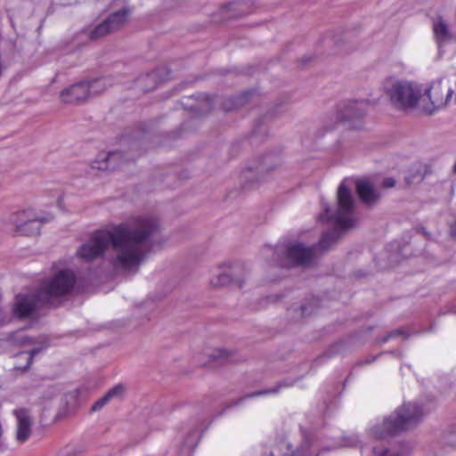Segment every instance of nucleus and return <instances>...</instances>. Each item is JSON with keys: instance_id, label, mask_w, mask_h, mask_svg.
<instances>
[{"instance_id": "obj_1", "label": "nucleus", "mask_w": 456, "mask_h": 456, "mask_svg": "<svg viewBox=\"0 0 456 456\" xmlns=\"http://www.w3.org/2000/svg\"><path fill=\"white\" fill-rule=\"evenodd\" d=\"M153 216H136L129 222L115 225L111 230L98 231L77 250V256L86 263L102 259L111 244L114 268L131 271L138 269L150 249V239L158 230Z\"/></svg>"}, {"instance_id": "obj_2", "label": "nucleus", "mask_w": 456, "mask_h": 456, "mask_svg": "<svg viewBox=\"0 0 456 456\" xmlns=\"http://www.w3.org/2000/svg\"><path fill=\"white\" fill-rule=\"evenodd\" d=\"M94 278L95 273H90L87 281L82 282L72 271L61 270L44 280L36 294L16 295L12 306V315L20 320L34 318L41 303L49 304L52 297L68 295L75 289L83 291Z\"/></svg>"}, {"instance_id": "obj_3", "label": "nucleus", "mask_w": 456, "mask_h": 456, "mask_svg": "<svg viewBox=\"0 0 456 456\" xmlns=\"http://www.w3.org/2000/svg\"><path fill=\"white\" fill-rule=\"evenodd\" d=\"M251 267L244 261H225L217 266L209 283L214 288L236 286L242 289L250 275Z\"/></svg>"}, {"instance_id": "obj_4", "label": "nucleus", "mask_w": 456, "mask_h": 456, "mask_svg": "<svg viewBox=\"0 0 456 456\" xmlns=\"http://www.w3.org/2000/svg\"><path fill=\"white\" fill-rule=\"evenodd\" d=\"M384 89L390 98L392 104L400 110H406L417 105L420 92L411 84L388 78Z\"/></svg>"}, {"instance_id": "obj_5", "label": "nucleus", "mask_w": 456, "mask_h": 456, "mask_svg": "<svg viewBox=\"0 0 456 456\" xmlns=\"http://www.w3.org/2000/svg\"><path fill=\"white\" fill-rule=\"evenodd\" d=\"M338 212L336 216H329L330 209L327 208L319 216L320 220L334 221L341 231L352 228L354 226V219L350 217V214L354 207V200L350 190L344 183H341L338 189Z\"/></svg>"}, {"instance_id": "obj_6", "label": "nucleus", "mask_w": 456, "mask_h": 456, "mask_svg": "<svg viewBox=\"0 0 456 456\" xmlns=\"http://www.w3.org/2000/svg\"><path fill=\"white\" fill-rule=\"evenodd\" d=\"M423 415V410L419 404L404 403L396 411L395 417L384 421L383 427L387 433L394 435L415 425Z\"/></svg>"}, {"instance_id": "obj_7", "label": "nucleus", "mask_w": 456, "mask_h": 456, "mask_svg": "<svg viewBox=\"0 0 456 456\" xmlns=\"http://www.w3.org/2000/svg\"><path fill=\"white\" fill-rule=\"evenodd\" d=\"M53 219V216L51 214L39 216L34 209L28 208L12 215L10 222L15 225L20 234L32 236L39 233L43 224L49 223Z\"/></svg>"}, {"instance_id": "obj_8", "label": "nucleus", "mask_w": 456, "mask_h": 456, "mask_svg": "<svg viewBox=\"0 0 456 456\" xmlns=\"http://www.w3.org/2000/svg\"><path fill=\"white\" fill-rule=\"evenodd\" d=\"M315 247H305L299 242L288 245L286 248L287 268L309 265L315 257Z\"/></svg>"}, {"instance_id": "obj_9", "label": "nucleus", "mask_w": 456, "mask_h": 456, "mask_svg": "<svg viewBox=\"0 0 456 456\" xmlns=\"http://www.w3.org/2000/svg\"><path fill=\"white\" fill-rule=\"evenodd\" d=\"M128 11L122 9L110 14L106 20L99 24L94 30L90 32L91 39H97L114 30L118 29L126 20Z\"/></svg>"}, {"instance_id": "obj_10", "label": "nucleus", "mask_w": 456, "mask_h": 456, "mask_svg": "<svg viewBox=\"0 0 456 456\" xmlns=\"http://www.w3.org/2000/svg\"><path fill=\"white\" fill-rule=\"evenodd\" d=\"M453 90L444 85L442 80L434 82L428 89L427 94L435 109L446 106L452 96Z\"/></svg>"}, {"instance_id": "obj_11", "label": "nucleus", "mask_w": 456, "mask_h": 456, "mask_svg": "<svg viewBox=\"0 0 456 456\" xmlns=\"http://www.w3.org/2000/svg\"><path fill=\"white\" fill-rule=\"evenodd\" d=\"M255 9L254 0H240L224 5L220 12L224 20H230L251 13Z\"/></svg>"}, {"instance_id": "obj_12", "label": "nucleus", "mask_w": 456, "mask_h": 456, "mask_svg": "<svg viewBox=\"0 0 456 456\" xmlns=\"http://www.w3.org/2000/svg\"><path fill=\"white\" fill-rule=\"evenodd\" d=\"M88 90L86 83L81 81L63 89L60 94V99L63 103H80L88 98Z\"/></svg>"}, {"instance_id": "obj_13", "label": "nucleus", "mask_w": 456, "mask_h": 456, "mask_svg": "<svg viewBox=\"0 0 456 456\" xmlns=\"http://www.w3.org/2000/svg\"><path fill=\"white\" fill-rule=\"evenodd\" d=\"M13 413L17 419L16 438L20 443L28 440L31 433V418L28 411L24 408L16 409Z\"/></svg>"}, {"instance_id": "obj_14", "label": "nucleus", "mask_w": 456, "mask_h": 456, "mask_svg": "<svg viewBox=\"0 0 456 456\" xmlns=\"http://www.w3.org/2000/svg\"><path fill=\"white\" fill-rule=\"evenodd\" d=\"M99 158H102L103 163L94 166L98 169L114 170L122 167L128 161L124 154L118 151L102 153Z\"/></svg>"}, {"instance_id": "obj_15", "label": "nucleus", "mask_w": 456, "mask_h": 456, "mask_svg": "<svg viewBox=\"0 0 456 456\" xmlns=\"http://www.w3.org/2000/svg\"><path fill=\"white\" fill-rule=\"evenodd\" d=\"M367 102L353 101L350 102L344 110L338 114V118L341 121H349L352 119H359L363 117L365 113V106Z\"/></svg>"}, {"instance_id": "obj_16", "label": "nucleus", "mask_w": 456, "mask_h": 456, "mask_svg": "<svg viewBox=\"0 0 456 456\" xmlns=\"http://www.w3.org/2000/svg\"><path fill=\"white\" fill-rule=\"evenodd\" d=\"M235 354L232 352L216 349L214 353L209 354V360L205 364L209 365H224L229 362H236Z\"/></svg>"}, {"instance_id": "obj_17", "label": "nucleus", "mask_w": 456, "mask_h": 456, "mask_svg": "<svg viewBox=\"0 0 456 456\" xmlns=\"http://www.w3.org/2000/svg\"><path fill=\"white\" fill-rule=\"evenodd\" d=\"M356 191L361 200L365 203L373 202L378 198L371 184L365 180L357 182Z\"/></svg>"}, {"instance_id": "obj_18", "label": "nucleus", "mask_w": 456, "mask_h": 456, "mask_svg": "<svg viewBox=\"0 0 456 456\" xmlns=\"http://www.w3.org/2000/svg\"><path fill=\"white\" fill-rule=\"evenodd\" d=\"M251 92H244L240 95L232 96L222 102V108L224 111H232L237 108L242 107L248 101Z\"/></svg>"}, {"instance_id": "obj_19", "label": "nucleus", "mask_w": 456, "mask_h": 456, "mask_svg": "<svg viewBox=\"0 0 456 456\" xmlns=\"http://www.w3.org/2000/svg\"><path fill=\"white\" fill-rule=\"evenodd\" d=\"M434 35L439 45L451 38V34L447 24L442 18H438L434 23Z\"/></svg>"}, {"instance_id": "obj_20", "label": "nucleus", "mask_w": 456, "mask_h": 456, "mask_svg": "<svg viewBox=\"0 0 456 456\" xmlns=\"http://www.w3.org/2000/svg\"><path fill=\"white\" fill-rule=\"evenodd\" d=\"M124 391L122 385H117L110 389L102 398L96 401L92 406V411H96L101 410L110 399L119 397Z\"/></svg>"}, {"instance_id": "obj_21", "label": "nucleus", "mask_w": 456, "mask_h": 456, "mask_svg": "<svg viewBox=\"0 0 456 456\" xmlns=\"http://www.w3.org/2000/svg\"><path fill=\"white\" fill-rule=\"evenodd\" d=\"M86 87H88V98L103 92L108 86H110V78L99 77L94 80H85Z\"/></svg>"}, {"instance_id": "obj_22", "label": "nucleus", "mask_w": 456, "mask_h": 456, "mask_svg": "<svg viewBox=\"0 0 456 456\" xmlns=\"http://www.w3.org/2000/svg\"><path fill=\"white\" fill-rule=\"evenodd\" d=\"M155 77L156 72L151 71V73H148L137 78L135 83L140 86L142 91L147 92L156 86Z\"/></svg>"}, {"instance_id": "obj_23", "label": "nucleus", "mask_w": 456, "mask_h": 456, "mask_svg": "<svg viewBox=\"0 0 456 456\" xmlns=\"http://www.w3.org/2000/svg\"><path fill=\"white\" fill-rule=\"evenodd\" d=\"M339 238L338 233L336 231H330L322 234L318 248L323 250L329 249V248L334 244Z\"/></svg>"}, {"instance_id": "obj_24", "label": "nucleus", "mask_w": 456, "mask_h": 456, "mask_svg": "<svg viewBox=\"0 0 456 456\" xmlns=\"http://www.w3.org/2000/svg\"><path fill=\"white\" fill-rule=\"evenodd\" d=\"M199 439V432L198 430H193L191 433H190L189 436L187 437L184 444L183 449L186 450V452H191L198 442Z\"/></svg>"}, {"instance_id": "obj_25", "label": "nucleus", "mask_w": 456, "mask_h": 456, "mask_svg": "<svg viewBox=\"0 0 456 456\" xmlns=\"http://www.w3.org/2000/svg\"><path fill=\"white\" fill-rule=\"evenodd\" d=\"M41 351H42V347H37V348H33L28 352L27 364L22 368L24 370H28L30 367V365L32 363L33 357Z\"/></svg>"}, {"instance_id": "obj_26", "label": "nucleus", "mask_w": 456, "mask_h": 456, "mask_svg": "<svg viewBox=\"0 0 456 456\" xmlns=\"http://www.w3.org/2000/svg\"><path fill=\"white\" fill-rule=\"evenodd\" d=\"M395 185V180L392 177L386 178L383 182L384 188H392Z\"/></svg>"}, {"instance_id": "obj_27", "label": "nucleus", "mask_w": 456, "mask_h": 456, "mask_svg": "<svg viewBox=\"0 0 456 456\" xmlns=\"http://www.w3.org/2000/svg\"><path fill=\"white\" fill-rule=\"evenodd\" d=\"M201 96H202V99H203L204 101H206L207 106H208V108H211V107H212V104H213V102H213V99H212V98H210V96H209V95H207V94H204V95H201Z\"/></svg>"}, {"instance_id": "obj_28", "label": "nucleus", "mask_w": 456, "mask_h": 456, "mask_svg": "<svg viewBox=\"0 0 456 456\" xmlns=\"http://www.w3.org/2000/svg\"><path fill=\"white\" fill-rule=\"evenodd\" d=\"M33 338H28V337H24V338H21L20 339V344L21 345H25V344H31L33 343Z\"/></svg>"}, {"instance_id": "obj_29", "label": "nucleus", "mask_w": 456, "mask_h": 456, "mask_svg": "<svg viewBox=\"0 0 456 456\" xmlns=\"http://www.w3.org/2000/svg\"><path fill=\"white\" fill-rule=\"evenodd\" d=\"M400 334H401V331L399 330H395V331L391 332L389 334V337H394V336H397V335H400Z\"/></svg>"}, {"instance_id": "obj_30", "label": "nucleus", "mask_w": 456, "mask_h": 456, "mask_svg": "<svg viewBox=\"0 0 456 456\" xmlns=\"http://www.w3.org/2000/svg\"><path fill=\"white\" fill-rule=\"evenodd\" d=\"M379 456H401L400 454L396 453V454H394V455H388L387 454V451H384L380 453Z\"/></svg>"}, {"instance_id": "obj_31", "label": "nucleus", "mask_w": 456, "mask_h": 456, "mask_svg": "<svg viewBox=\"0 0 456 456\" xmlns=\"http://www.w3.org/2000/svg\"><path fill=\"white\" fill-rule=\"evenodd\" d=\"M301 309H302V313H303L304 314H306V311H307L306 306H305V305H302Z\"/></svg>"}, {"instance_id": "obj_32", "label": "nucleus", "mask_w": 456, "mask_h": 456, "mask_svg": "<svg viewBox=\"0 0 456 456\" xmlns=\"http://www.w3.org/2000/svg\"><path fill=\"white\" fill-rule=\"evenodd\" d=\"M265 394H266V392H265V391H260V390H258V392H257V395H265Z\"/></svg>"}, {"instance_id": "obj_33", "label": "nucleus", "mask_w": 456, "mask_h": 456, "mask_svg": "<svg viewBox=\"0 0 456 456\" xmlns=\"http://www.w3.org/2000/svg\"><path fill=\"white\" fill-rule=\"evenodd\" d=\"M342 346V343H338L334 346V347H341Z\"/></svg>"}, {"instance_id": "obj_34", "label": "nucleus", "mask_w": 456, "mask_h": 456, "mask_svg": "<svg viewBox=\"0 0 456 456\" xmlns=\"http://www.w3.org/2000/svg\"><path fill=\"white\" fill-rule=\"evenodd\" d=\"M373 453H374L375 455H377V454L379 453V452H377L376 447H373Z\"/></svg>"}, {"instance_id": "obj_35", "label": "nucleus", "mask_w": 456, "mask_h": 456, "mask_svg": "<svg viewBox=\"0 0 456 456\" xmlns=\"http://www.w3.org/2000/svg\"><path fill=\"white\" fill-rule=\"evenodd\" d=\"M263 456H274V455H273V452H272L270 454H268V455H263Z\"/></svg>"}, {"instance_id": "obj_36", "label": "nucleus", "mask_w": 456, "mask_h": 456, "mask_svg": "<svg viewBox=\"0 0 456 456\" xmlns=\"http://www.w3.org/2000/svg\"><path fill=\"white\" fill-rule=\"evenodd\" d=\"M4 323V321L0 318V324Z\"/></svg>"}, {"instance_id": "obj_37", "label": "nucleus", "mask_w": 456, "mask_h": 456, "mask_svg": "<svg viewBox=\"0 0 456 456\" xmlns=\"http://www.w3.org/2000/svg\"><path fill=\"white\" fill-rule=\"evenodd\" d=\"M255 393L250 394L248 396H254Z\"/></svg>"}, {"instance_id": "obj_38", "label": "nucleus", "mask_w": 456, "mask_h": 456, "mask_svg": "<svg viewBox=\"0 0 456 456\" xmlns=\"http://www.w3.org/2000/svg\"><path fill=\"white\" fill-rule=\"evenodd\" d=\"M454 172H456V162H455V165H454Z\"/></svg>"}]
</instances>
